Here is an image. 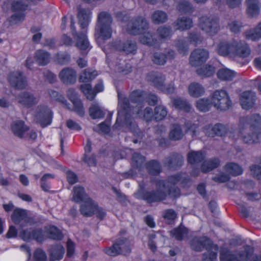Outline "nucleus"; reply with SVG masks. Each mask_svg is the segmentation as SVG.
<instances>
[{
  "mask_svg": "<svg viewBox=\"0 0 261 261\" xmlns=\"http://www.w3.org/2000/svg\"><path fill=\"white\" fill-rule=\"evenodd\" d=\"M145 161V158L144 156L138 153H134L132 160V166L135 169H137L140 173L144 168Z\"/></svg>",
  "mask_w": 261,
  "mask_h": 261,
  "instance_id": "c03bdc74",
  "label": "nucleus"
},
{
  "mask_svg": "<svg viewBox=\"0 0 261 261\" xmlns=\"http://www.w3.org/2000/svg\"><path fill=\"white\" fill-rule=\"evenodd\" d=\"M46 232L50 239L55 240H61L63 236L60 230L55 226H49L46 228Z\"/></svg>",
  "mask_w": 261,
  "mask_h": 261,
  "instance_id": "6e6d98bb",
  "label": "nucleus"
},
{
  "mask_svg": "<svg viewBox=\"0 0 261 261\" xmlns=\"http://www.w3.org/2000/svg\"><path fill=\"white\" fill-rule=\"evenodd\" d=\"M189 178L187 177L186 174L179 173L170 176L168 177L167 181H163L165 182L167 188L173 190L174 188L178 189L177 187H175V185L187 183L189 181ZM178 189L179 190V188Z\"/></svg>",
  "mask_w": 261,
  "mask_h": 261,
  "instance_id": "b1692460",
  "label": "nucleus"
},
{
  "mask_svg": "<svg viewBox=\"0 0 261 261\" xmlns=\"http://www.w3.org/2000/svg\"><path fill=\"white\" fill-rule=\"evenodd\" d=\"M189 95L193 97H198L203 95L205 92L204 87L199 83L193 82L188 88Z\"/></svg>",
  "mask_w": 261,
  "mask_h": 261,
  "instance_id": "58836bf2",
  "label": "nucleus"
},
{
  "mask_svg": "<svg viewBox=\"0 0 261 261\" xmlns=\"http://www.w3.org/2000/svg\"><path fill=\"white\" fill-rule=\"evenodd\" d=\"M118 106L117 118L114 127L116 128L119 126L126 125L128 127L134 136L142 138L143 132L138 128V125L132 119L131 113L136 117L143 118L149 122L154 119V112L150 107L146 108L142 111V105L133 103L130 105L127 98L118 94Z\"/></svg>",
  "mask_w": 261,
  "mask_h": 261,
  "instance_id": "f257e3e1",
  "label": "nucleus"
},
{
  "mask_svg": "<svg viewBox=\"0 0 261 261\" xmlns=\"http://www.w3.org/2000/svg\"><path fill=\"white\" fill-rule=\"evenodd\" d=\"M188 233L187 229L185 227H179L173 229L171 234L176 240L181 241L185 238Z\"/></svg>",
  "mask_w": 261,
  "mask_h": 261,
  "instance_id": "0e129e2a",
  "label": "nucleus"
},
{
  "mask_svg": "<svg viewBox=\"0 0 261 261\" xmlns=\"http://www.w3.org/2000/svg\"><path fill=\"white\" fill-rule=\"evenodd\" d=\"M177 10L181 13H191L193 12V7L189 1L181 0L178 3Z\"/></svg>",
  "mask_w": 261,
  "mask_h": 261,
  "instance_id": "680f3d73",
  "label": "nucleus"
},
{
  "mask_svg": "<svg viewBox=\"0 0 261 261\" xmlns=\"http://www.w3.org/2000/svg\"><path fill=\"white\" fill-rule=\"evenodd\" d=\"M219 164V160L216 158L205 161L201 165V171L203 172H208L217 168Z\"/></svg>",
  "mask_w": 261,
  "mask_h": 261,
  "instance_id": "3c124183",
  "label": "nucleus"
},
{
  "mask_svg": "<svg viewBox=\"0 0 261 261\" xmlns=\"http://www.w3.org/2000/svg\"><path fill=\"white\" fill-rule=\"evenodd\" d=\"M11 219L15 224H19L21 227L28 225H33L35 223L34 219L28 216L25 210L21 208H16L14 210Z\"/></svg>",
  "mask_w": 261,
  "mask_h": 261,
  "instance_id": "2eb2a0df",
  "label": "nucleus"
},
{
  "mask_svg": "<svg viewBox=\"0 0 261 261\" xmlns=\"http://www.w3.org/2000/svg\"><path fill=\"white\" fill-rule=\"evenodd\" d=\"M146 168L150 174L154 175L159 174L161 171V167L159 162L155 160H152L147 163Z\"/></svg>",
  "mask_w": 261,
  "mask_h": 261,
  "instance_id": "4d7b16f0",
  "label": "nucleus"
},
{
  "mask_svg": "<svg viewBox=\"0 0 261 261\" xmlns=\"http://www.w3.org/2000/svg\"><path fill=\"white\" fill-rule=\"evenodd\" d=\"M9 81L11 86L16 89H24L28 85L26 77L20 71L11 72L9 76Z\"/></svg>",
  "mask_w": 261,
  "mask_h": 261,
  "instance_id": "6ab92c4d",
  "label": "nucleus"
},
{
  "mask_svg": "<svg viewBox=\"0 0 261 261\" xmlns=\"http://www.w3.org/2000/svg\"><path fill=\"white\" fill-rule=\"evenodd\" d=\"M96 209L97 203L90 198L81 204L80 211L84 216L90 217Z\"/></svg>",
  "mask_w": 261,
  "mask_h": 261,
  "instance_id": "cd10ccee",
  "label": "nucleus"
},
{
  "mask_svg": "<svg viewBox=\"0 0 261 261\" xmlns=\"http://www.w3.org/2000/svg\"><path fill=\"white\" fill-rule=\"evenodd\" d=\"M253 253V247L248 245L244 246V252L239 254L241 259L240 260L228 248L222 247L220 250V259L221 261H247Z\"/></svg>",
  "mask_w": 261,
  "mask_h": 261,
  "instance_id": "423d86ee",
  "label": "nucleus"
},
{
  "mask_svg": "<svg viewBox=\"0 0 261 261\" xmlns=\"http://www.w3.org/2000/svg\"><path fill=\"white\" fill-rule=\"evenodd\" d=\"M183 162L184 158L181 154L173 153L166 157L163 163L166 167L170 169H173L181 166Z\"/></svg>",
  "mask_w": 261,
  "mask_h": 261,
  "instance_id": "393cba45",
  "label": "nucleus"
},
{
  "mask_svg": "<svg viewBox=\"0 0 261 261\" xmlns=\"http://www.w3.org/2000/svg\"><path fill=\"white\" fill-rule=\"evenodd\" d=\"M251 54L249 45L244 41L232 39V49L231 58H246Z\"/></svg>",
  "mask_w": 261,
  "mask_h": 261,
  "instance_id": "4468645a",
  "label": "nucleus"
},
{
  "mask_svg": "<svg viewBox=\"0 0 261 261\" xmlns=\"http://www.w3.org/2000/svg\"><path fill=\"white\" fill-rule=\"evenodd\" d=\"M129 98L132 103L142 105L145 100H146L149 105L154 106L158 101V98L156 95L152 93L147 94L141 90L133 91L130 94Z\"/></svg>",
  "mask_w": 261,
  "mask_h": 261,
  "instance_id": "9b49d317",
  "label": "nucleus"
},
{
  "mask_svg": "<svg viewBox=\"0 0 261 261\" xmlns=\"http://www.w3.org/2000/svg\"><path fill=\"white\" fill-rule=\"evenodd\" d=\"M50 54L44 50L38 49L34 53V58L36 63L40 66H45L50 60Z\"/></svg>",
  "mask_w": 261,
  "mask_h": 261,
  "instance_id": "473e14b6",
  "label": "nucleus"
},
{
  "mask_svg": "<svg viewBox=\"0 0 261 261\" xmlns=\"http://www.w3.org/2000/svg\"><path fill=\"white\" fill-rule=\"evenodd\" d=\"M59 77L60 80L66 84H72L76 80L75 71L69 67L63 68L59 73Z\"/></svg>",
  "mask_w": 261,
  "mask_h": 261,
  "instance_id": "bb28decb",
  "label": "nucleus"
},
{
  "mask_svg": "<svg viewBox=\"0 0 261 261\" xmlns=\"http://www.w3.org/2000/svg\"><path fill=\"white\" fill-rule=\"evenodd\" d=\"M89 114L94 119L102 118L105 116V113L97 104L91 106L89 109Z\"/></svg>",
  "mask_w": 261,
  "mask_h": 261,
  "instance_id": "13d9d810",
  "label": "nucleus"
},
{
  "mask_svg": "<svg viewBox=\"0 0 261 261\" xmlns=\"http://www.w3.org/2000/svg\"><path fill=\"white\" fill-rule=\"evenodd\" d=\"M211 103L217 110L225 111L232 105L228 93L224 90H215L211 95Z\"/></svg>",
  "mask_w": 261,
  "mask_h": 261,
  "instance_id": "39448f33",
  "label": "nucleus"
},
{
  "mask_svg": "<svg viewBox=\"0 0 261 261\" xmlns=\"http://www.w3.org/2000/svg\"><path fill=\"white\" fill-rule=\"evenodd\" d=\"M53 113L46 106H38L34 114V119L36 122L43 127L50 125L52 122Z\"/></svg>",
  "mask_w": 261,
  "mask_h": 261,
  "instance_id": "6e6552de",
  "label": "nucleus"
},
{
  "mask_svg": "<svg viewBox=\"0 0 261 261\" xmlns=\"http://www.w3.org/2000/svg\"><path fill=\"white\" fill-rule=\"evenodd\" d=\"M116 70L123 74H127L132 71V66L128 63H126L124 61L119 63L116 65Z\"/></svg>",
  "mask_w": 261,
  "mask_h": 261,
  "instance_id": "774afa93",
  "label": "nucleus"
},
{
  "mask_svg": "<svg viewBox=\"0 0 261 261\" xmlns=\"http://www.w3.org/2000/svg\"><path fill=\"white\" fill-rule=\"evenodd\" d=\"M174 46L180 54L186 55L189 51V43L185 39H177L174 41Z\"/></svg>",
  "mask_w": 261,
  "mask_h": 261,
  "instance_id": "49530a36",
  "label": "nucleus"
},
{
  "mask_svg": "<svg viewBox=\"0 0 261 261\" xmlns=\"http://www.w3.org/2000/svg\"><path fill=\"white\" fill-rule=\"evenodd\" d=\"M255 93L251 91L244 92L241 95L240 101L243 109L248 110L252 108L255 101Z\"/></svg>",
  "mask_w": 261,
  "mask_h": 261,
  "instance_id": "a878e982",
  "label": "nucleus"
},
{
  "mask_svg": "<svg viewBox=\"0 0 261 261\" xmlns=\"http://www.w3.org/2000/svg\"><path fill=\"white\" fill-rule=\"evenodd\" d=\"M49 261L61 260L65 253V249L60 244H55L51 246L48 250Z\"/></svg>",
  "mask_w": 261,
  "mask_h": 261,
  "instance_id": "c756f323",
  "label": "nucleus"
},
{
  "mask_svg": "<svg viewBox=\"0 0 261 261\" xmlns=\"http://www.w3.org/2000/svg\"><path fill=\"white\" fill-rule=\"evenodd\" d=\"M72 201L80 203L84 202L88 199L90 198L86 194L85 189L83 187L76 186L73 187L72 190Z\"/></svg>",
  "mask_w": 261,
  "mask_h": 261,
  "instance_id": "72a5a7b5",
  "label": "nucleus"
},
{
  "mask_svg": "<svg viewBox=\"0 0 261 261\" xmlns=\"http://www.w3.org/2000/svg\"><path fill=\"white\" fill-rule=\"evenodd\" d=\"M151 21L155 24L166 22L168 19L167 14L162 10H156L153 12L151 16Z\"/></svg>",
  "mask_w": 261,
  "mask_h": 261,
  "instance_id": "a18cd8bd",
  "label": "nucleus"
},
{
  "mask_svg": "<svg viewBox=\"0 0 261 261\" xmlns=\"http://www.w3.org/2000/svg\"><path fill=\"white\" fill-rule=\"evenodd\" d=\"M239 129V137L244 143L251 144L257 142L261 134V116L254 114L241 118Z\"/></svg>",
  "mask_w": 261,
  "mask_h": 261,
  "instance_id": "f03ea898",
  "label": "nucleus"
},
{
  "mask_svg": "<svg viewBox=\"0 0 261 261\" xmlns=\"http://www.w3.org/2000/svg\"><path fill=\"white\" fill-rule=\"evenodd\" d=\"M71 60V57L69 54L66 51H59L54 56V62L61 65L68 64Z\"/></svg>",
  "mask_w": 261,
  "mask_h": 261,
  "instance_id": "37998d69",
  "label": "nucleus"
},
{
  "mask_svg": "<svg viewBox=\"0 0 261 261\" xmlns=\"http://www.w3.org/2000/svg\"><path fill=\"white\" fill-rule=\"evenodd\" d=\"M204 158V155L201 151H192L188 153V161L189 163L194 165L201 162Z\"/></svg>",
  "mask_w": 261,
  "mask_h": 261,
  "instance_id": "864d4df0",
  "label": "nucleus"
},
{
  "mask_svg": "<svg viewBox=\"0 0 261 261\" xmlns=\"http://www.w3.org/2000/svg\"><path fill=\"white\" fill-rule=\"evenodd\" d=\"M215 72L214 67L211 65H206L196 70V73L200 76L209 77L214 74Z\"/></svg>",
  "mask_w": 261,
  "mask_h": 261,
  "instance_id": "e2e57ef3",
  "label": "nucleus"
},
{
  "mask_svg": "<svg viewBox=\"0 0 261 261\" xmlns=\"http://www.w3.org/2000/svg\"><path fill=\"white\" fill-rule=\"evenodd\" d=\"M168 114L167 108L163 105H159L154 110V119L159 121L164 119Z\"/></svg>",
  "mask_w": 261,
  "mask_h": 261,
  "instance_id": "5fc2aeb1",
  "label": "nucleus"
},
{
  "mask_svg": "<svg viewBox=\"0 0 261 261\" xmlns=\"http://www.w3.org/2000/svg\"><path fill=\"white\" fill-rule=\"evenodd\" d=\"M112 22L113 18L110 13L102 11L98 14L95 34L97 39L106 40L111 38Z\"/></svg>",
  "mask_w": 261,
  "mask_h": 261,
  "instance_id": "20e7f679",
  "label": "nucleus"
},
{
  "mask_svg": "<svg viewBox=\"0 0 261 261\" xmlns=\"http://www.w3.org/2000/svg\"><path fill=\"white\" fill-rule=\"evenodd\" d=\"M228 129L226 126L221 123H217L213 126L208 125L203 127L204 134L209 136L213 137L215 135L218 136H223L227 133Z\"/></svg>",
  "mask_w": 261,
  "mask_h": 261,
  "instance_id": "4be33fe9",
  "label": "nucleus"
},
{
  "mask_svg": "<svg viewBox=\"0 0 261 261\" xmlns=\"http://www.w3.org/2000/svg\"><path fill=\"white\" fill-rule=\"evenodd\" d=\"M81 89L87 98L92 100L96 96V93L92 89V86L89 84H85L81 86Z\"/></svg>",
  "mask_w": 261,
  "mask_h": 261,
  "instance_id": "052dcab7",
  "label": "nucleus"
},
{
  "mask_svg": "<svg viewBox=\"0 0 261 261\" xmlns=\"http://www.w3.org/2000/svg\"><path fill=\"white\" fill-rule=\"evenodd\" d=\"M113 47L118 51H123L126 54H135L137 52V46L135 41L127 40L121 42L120 40H116L112 43Z\"/></svg>",
  "mask_w": 261,
  "mask_h": 261,
  "instance_id": "aec40b11",
  "label": "nucleus"
},
{
  "mask_svg": "<svg viewBox=\"0 0 261 261\" xmlns=\"http://www.w3.org/2000/svg\"><path fill=\"white\" fill-rule=\"evenodd\" d=\"M147 80L160 90L165 84V76L161 73H149L147 75Z\"/></svg>",
  "mask_w": 261,
  "mask_h": 261,
  "instance_id": "e433bc0d",
  "label": "nucleus"
},
{
  "mask_svg": "<svg viewBox=\"0 0 261 261\" xmlns=\"http://www.w3.org/2000/svg\"><path fill=\"white\" fill-rule=\"evenodd\" d=\"M97 74L96 70L88 68L81 73L79 80L81 82L86 83L95 79Z\"/></svg>",
  "mask_w": 261,
  "mask_h": 261,
  "instance_id": "8fccbe9b",
  "label": "nucleus"
},
{
  "mask_svg": "<svg viewBox=\"0 0 261 261\" xmlns=\"http://www.w3.org/2000/svg\"><path fill=\"white\" fill-rule=\"evenodd\" d=\"M21 238L25 241L35 240L38 242H42L44 234L41 229H27L22 230L20 234Z\"/></svg>",
  "mask_w": 261,
  "mask_h": 261,
  "instance_id": "412c9836",
  "label": "nucleus"
},
{
  "mask_svg": "<svg viewBox=\"0 0 261 261\" xmlns=\"http://www.w3.org/2000/svg\"><path fill=\"white\" fill-rule=\"evenodd\" d=\"M199 27L207 35H215L220 30L218 20L214 17L202 16L199 18Z\"/></svg>",
  "mask_w": 261,
  "mask_h": 261,
  "instance_id": "1a4fd4ad",
  "label": "nucleus"
},
{
  "mask_svg": "<svg viewBox=\"0 0 261 261\" xmlns=\"http://www.w3.org/2000/svg\"><path fill=\"white\" fill-rule=\"evenodd\" d=\"M105 251L110 256H115L120 254L127 255L131 251L130 242L126 238H119L112 246L106 248Z\"/></svg>",
  "mask_w": 261,
  "mask_h": 261,
  "instance_id": "0eeeda50",
  "label": "nucleus"
},
{
  "mask_svg": "<svg viewBox=\"0 0 261 261\" xmlns=\"http://www.w3.org/2000/svg\"><path fill=\"white\" fill-rule=\"evenodd\" d=\"M48 93L53 100L60 101L64 105L67 109H70L69 107L70 104L68 103L65 98L61 95H60L58 92L53 90H48Z\"/></svg>",
  "mask_w": 261,
  "mask_h": 261,
  "instance_id": "69168bd1",
  "label": "nucleus"
},
{
  "mask_svg": "<svg viewBox=\"0 0 261 261\" xmlns=\"http://www.w3.org/2000/svg\"><path fill=\"white\" fill-rule=\"evenodd\" d=\"M16 101L21 106L27 108H30L38 101L39 99L32 92L23 91L18 93L15 97Z\"/></svg>",
  "mask_w": 261,
  "mask_h": 261,
  "instance_id": "f3484780",
  "label": "nucleus"
},
{
  "mask_svg": "<svg viewBox=\"0 0 261 261\" xmlns=\"http://www.w3.org/2000/svg\"><path fill=\"white\" fill-rule=\"evenodd\" d=\"M209 57V52L205 49L198 48L190 55V63L192 66H198L205 62Z\"/></svg>",
  "mask_w": 261,
  "mask_h": 261,
  "instance_id": "a211bd4d",
  "label": "nucleus"
},
{
  "mask_svg": "<svg viewBox=\"0 0 261 261\" xmlns=\"http://www.w3.org/2000/svg\"><path fill=\"white\" fill-rule=\"evenodd\" d=\"M152 61L156 65H163L166 62V55L161 52H155L153 54Z\"/></svg>",
  "mask_w": 261,
  "mask_h": 261,
  "instance_id": "338daca9",
  "label": "nucleus"
},
{
  "mask_svg": "<svg viewBox=\"0 0 261 261\" xmlns=\"http://www.w3.org/2000/svg\"><path fill=\"white\" fill-rule=\"evenodd\" d=\"M212 105L211 100L208 98H200L197 100L196 103V107L197 109L201 112H206L208 111Z\"/></svg>",
  "mask_w": 261,
  "mask_h": 261,
  "instance_id": "603ef678",
  "label": "nucleus"
},
{
  "mask_svg": "<svg viewBox=\"0 0 261 261\" xmlns=\"http://www.w3.org/2000/svg\"><path fill=\"white\" fill-rule=\"evenodd\" d=\"M192 19L187 16L178 17L173 23V27L177 30L181 31L190 29L193 27Z\"/></svg>",
  "mask_w": 261,
  "mask_h": 261,
  "instance_id": "7c9ffc66",
  "label": "nucleus"
},
{
  "mask_svg": "<svg viewBox=\"0 0 261 261\" xmlns=\"http://www.w3.org/2000/svg\"><path fill=\"white\" fill-rule=\"evenodd\" d=\"M225 170L227 172L234 176L240 175L243 172L242 167L239 164L233 162L226 164Z\"/></svg>",
  "mask_w": 261,
  "mask_h": 261,
  "instance_id": "09e8293b",
  "label": "nucleus"
},
{
  "mask_svg": "<svg viewBox=\"0 0 261 261\" xmlns=\"http://www.w3.org/2000/svg\"><path fill=\"white\" fill-rule=\"evenodd\" d=\"M156 34L159 39L166 40L171 38L173 31L170 26L164 25L158 28Z\"/></svg>",
  "mask_w": 261,
  "mask_h": 261,
  "instance_id": "ea45409f",
  "label": "nucleus"
},
{
  "mask_svg": "<svg viewBox=\"0 0 261 261\" xmlns=\"http://www.w3.org/2000/svg\"><path fill=\"white\" fill-rule=\"evenodd\" d=\"M149 28V23L143 16H138L131 19L127 23V32L132 35H139Z\"/></svg>",
  "mask_w": 261,
  "mask_h": 261,
  "instance_id": "9d476101",
  "label": "nucleus"
},
{
  "mask_svg": "<svg viewBox=\"0 0 261 261\" xmlns=\"http://www.w3.org/2000/svg\"><path fill=\"white\" fill-rule=\"evenodd\" d=\"M234 71L228 68H222L219 69L217 73L219 79L223 81H232L236 76Z\"/></svg>",
  "mask_w": 261,
  "mask_h": 261,
  "instance_id": "79ce46f5",
  "label": "nucleus"
},
{
  "mask_svg": "<svg viewBox=\"0 0 261 261\" xmlns=\"http://www.w3.org/2000/svg\"><path fill=\"white\" fill-rule=\"evenodd\" d=\"M140 41L141 43L149 46L156 47L159 45L157 39L153 37V34L150 32L145 33L141 36Z\"/></svg>",
  "mask_w": 261,
  "mask_h": 261,
  "instance_id": "de8ad7c7",
  "label": "nucleus"
},
{
  "mask_svg": "<svg viewBox=\"0 0 261 261\" xmlns=\"http://www.w3.org/2000/svg\"><path fill=\"white\" fill-rule=\"evenodd\" d=\"M67 95L72 101L74 108L73 111L80 117L84 115V111L83 104L81 100L77 97L73 89H69Z\"/></svg>",
  "mask_w": 261,
  "mask_h": 261,
  "instance_id": "c85d7f7f",
  "label": "nucleus"
},
{
  "mask_svg": "<svg viewBox=\"0 0 261 261\" xmlns=\"http://www.w3.org/2000/svg\"><path fill=\"white\" fill-rule=\"evenodd\" d=\"M171 101L173 106L176 109L189 112L192 109L190 103L187 100L182 98H173Z\"/></svg>",
  "mask_w": 261,
  "mask_h": 261,
  "instance_id": "4c0bfd02",
  "label": "nucleus"
},
{
  "mask_svg": "<svg viewBox=\"0 0 261 261\" xmlns=\"http://www.w3.org/2000/svg\"><path fill=\"white\" fill-rule=\"evenodd\" d=\"M232 39L227 41L221 40L216 45L217 53L222 57H232Z\"/></svg>",
  "mask_w": 261,
  "mask_h": 261,
  "instance_id": "5701e85b",
  "label": "nucleus"
},
{
  "mask_svg": "<svg viewBox=\"0 0 261 261\" xmlns=\"http://www.w3.org/2000/svg\"><path fill=\"white\" fill-rule=\"evenodd\" d=\"M184 135V132L180 125L175 123L171 125L169 135V137L171 140L173 141L180 140L182 138Z\"/></svg>",
  "mask_w": 261,
  "mask_h": 261,
  "instance_id": "a19ab883",
  "label": "nucleus"
},
{
  "mask_svg": "<svg viewBox=\"0 0 261 261\" xmlns=\"http://www.w3.org/2000/svg\"><path fill=\"white\" fill-rule=\"evenodd\" d=\"M243 35L247 40L257 41L261 39L256 27L246 30L244 32Z\"/></svg>",
  "mask_w": 261,
  "mask_h": 261,
  "instance_id": "bf43d9fd",
  "label": "nucleus"
},
{
  "mask_svg": "<svg viewBox=\"0 0 261 261\" xmlns=\"http://www.w3.org/2000/svg\"><path fill=\"white\" fill-rule=\"evenodd\" d=\"M246 3L248 15L251 17L257 16L260 12V4L258 0H246Z\"/></svg>",
  "mask_w": 261,
  "mask_h": 261,
  "instance_id": "f704fd0d",
  "label": "nucleus"
},
{
  "mask_svg": "<svg viewBox=\"0 0 261 261\" xmlns=\"http://www.w3.org/2000/svg\"><path fill=\"white\" fill-rule=\"evenodd\" d=\"M70 18V30L71 34L75 40L76 43L75 46L81 50H89L91 48L90 44L88 40L87 37L85 33H77L74 27V17L71 15Z\"/></svg>",
  "mask_w": 261,
  "mask_h": 261,
  "instance_id": "ddd939ff",
  "label": "nucleus"
},
{
  "mask_svg": "<svg viewBox=\"0 0 261 261\" xmlns=\"http://www.w3.org/2000/svg\"><path fill=\"white\" fill-rule=\"evenodd\" d=\"M140 189L135 193L137 198L145 200L148 203L159 202L165 200L168 195L173 198L179 196L180 191L177 188L172 190L166 187L163 180L156 183V190L145 191L140 184Z\"/></svg>",
  "mask_w": 261,
  "mask_h": 261,
  "instance_id": "7ed1b4c3",
  "label": "nucleus"
},
{
  "mask_svg": "<svg viewBox=\"0 0 261 261\" xmlns=\"http://www.w3.org/2000/svg\"><path fill=\"white\" fill-rule=\"evenodd\" d=\"M27 7L28 5L21 1H14L12 3L11 8L15 13L8 19L10 25L19 23L24 20L25 17L24 11L27 9Z\"/></svg>",
  "mask_w": 261,
  "mask_h": 261,
  "instance_id": "f8f14e48",
  "label": "nucleus"
},
{
  "mask_svg": "<svg viewBox=\"0 0 261 261\" xmlns=\"http://www.w3.org/2000/svg\"><path fill=\"white\" fill-rule=\"evenodd\" d=\"M191 246L193 250L197 251H200L204 248L208 251L218 249V246L214 244L212 241L206 237L194 238L191 241Z\"/></svg>",
  "mask_w": 261,
  "mask_h": 261,
  "instance_id": "dca6fc26",
  "label": "nucleus"
},
{
  "mask_svg": "<svg viewBox=\"0 0 261 261\" xmlns=\"http://www.w3.org/2000/svg\"><path fill=\"white\" fill-rule=\"evenodd\" d=\"M77 17L82 29L86 28L89 24L91 17V13L88 9L79 8Z\"/></svg>",
  "mask_w": 261,
  "mask_h": 261,
  "instance_id": "c9c22d12",
  "label": "nucleus"
},
{
  "mask_svg": "<svg viewBox=\"0 0 261 261\" xmlns=\"http://www.w3.org/2000/svg\"><path fill=\"white\" fill-rule=\"evenodd\" d=\"M11 128L13 134L17 137L22 138L26 132L29 130V127L25 125L22 120H16L11 124Z\"/></svg>",
  "mask_w": 261,
  "mask_h": 261,
  "instance_id": "2f4dec72",
  "label": "nucleus"
}]
</instances>
